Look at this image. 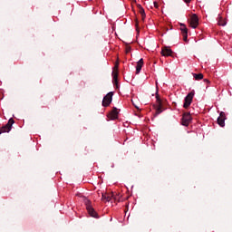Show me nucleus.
<instances>
[{"mask_svg": "<svg viewBox=\"0 0 232 232\" xmlns=\"http://www.w3.org/2000/svg\"><path fill=\"white\" fill-rule=\"evenodd\" d=\"M83 202L86 206V209H87L90 217H92L93 218H99V215L97 214V212L95 211L93 207H92V201L90 199L86 198L85 197H83Z\"/></svg>", "mask_w": 232, "mask_h": 232, "instance_id": "nucleus-1", "label": "nucleus"}, {"mask_svg": "<svg viewBox=\"0 0 232 232\" xmlns=\"http://www.w3.org/2000/svg\"><path fill=\"white\" fill-rule=\"evenodd\" d=\"M15 121L13 120V118H10L7 124L0 128V135L2 133H10L12 130V126H14Z\"/></svg>", "mask_w": 232, "mask_h": 232, "instance_id": "nucleus-2", "label": "nucleus"}, {"mask_svg": "<svg viewBox=\"0 0 232 232\" xmlns=\"http://www.w3.org/2000/svg\"><path fill=\"white\" fill-rule=\"evenodd\" d=\"M193 97H195V91H191L185 97L183 108L188 109V106H191V102H193Z\"/></svg>", "mask_w": 232, "mask_h": 232, "instance_id": "nucleus-3", "label": "nucleus"}, {"mask_svg": "<svg viewBox=\"0 0 232 232\" xmlns=\"http://www.w3.org/2000/svg\"><path fill=\"white\" fill-rule=\"evenodd\" d=\"M111 101H113V92H111L109 93H107L102 100V106L104 108H108V106H110V104H111Z\"/></svg>", "mask_w": 232, "mask_h": 232, "instance_id": "nucleus-4", "label": "nucleus"}, {"mask_svg": "<svg viewBox=\"0 0 232 232\" xmlns=\"http://www.w3.org/2000/svg\"><path fill=\"white\" fill-rule=\"evenodd\" d=\"M156 101L158 105H154V108L156 110V115H160L162 113V100H160V96L159 94L156 95Z\"/></svg>", "mask_w": 232, "mask_h": 232, "instance_id": "nucleus-5", "label": "nucleus"}, {"mask_svg": "<svg viewBox=\"0 0 232 232\" xmlns=\"http://www.w3.org/2000/svg\"><path fill=\"white\" fill-rule=\"evenodd\" d=\"M191 121H192L191 113L189 112L183 113V117L181 119L182 126H189V122H191Z\"/></svg>", "mask_w": 232, "mask_h": 232, "instance_id": "nucleus-6", "label": "nucleus"}, {"mask_svg": "<svg viewBox=\"0 0 232 232\" xmlns=\"http://www.w3.org/2000/svg\"><path fill=\"white\" fill-rule=\"evenodd\" d=\"M108 118L111 119V121H115L116 119H119V110L117 109V107H113V109L108 114Z\"/></svg>", "mask_w": 232, "mask_h": 232, "instance_id": "nucleus-7", "label": "nucleus"}, {"mask_svg": "<svg viewBox=\"0 0 232 232\" xmlns=\"http://www.w3.org/2000/svg\"><path fill=\"white\" fill-rule=\"evenodd\" d=\"M189 25L194 29L198 26V16L197 14H194L190 16Z\"/></svg>", "mask_w": 232, "mask_h": 232, "instance_id": "nucleus-8", "label": "nucleus"}, {"mask_svg": "<svg viewBox=\"0 0 232 232\" xmlns=\"http://www.w3.org/2000/svg\"><path fill=\"white\" fill-rule=\"evenodd\" d=\"M218 124L224 128L226 126V112L221 111L219 117L218 118Z\"/></svg>", "mask_w": 232, "mask_h": 232, "instance_id": "nucleus-9", "label": "nucleus"}, {"mask_svg": "<svg viewBox=\"0 0 232 232\" xmlns=\"http://www.w3.org/2000/svg\"><path fill=\"white\" fill-rule=\"evenodd\" d=\"M119 79V65H115L112 71V82L113 84L118 83Z\"/></svg>", "mask_w": 232, "mask_h": 232, "instance_id": "nucleus-10", "label": "nucleus"}, {"mask_svg": "<svg viewBox=\"0 0 232 232\" xmlns=\"http://www.w3.org/2000/svg\"><path fill=\"white\" fill-rule=\"evenodd\" d=\"M180 30L183 36V41H185V43H188V27H186V24H180Z\"/></svg>", "mask_w": 232, "mask_h": 232, "instance_id": "nucleus-11", "label": "nucleus"}, {"mask_svg": "<svg viewBox=\"0 0 232 232\" xmlns=\"http://www.w3.org/2000/svg\"><path fill=\"white\" fill-rule=\"evenodd\" d=\"M161 55H163V57H173V51H171L169 47H163Z\"/></svg>", "mask_w": 232, "mask_h": 232, "instance_id": "nucleus-12", "label": "nucleus"}, {"mask_svg": "<svg viewBox=\"0 0 232 232\" xmlns=\"http://www.w3.org/2000/svg\"><path fill=\"white\" fill-rule=\"evenodd\" d=\"M142 66H144V60L141 58L137 63V66H136V74L137 75H139V73H140V70H142Z\"/></svg>", "mask_w": 232, "mask_h": 232, "instance_id": "nucleus-13", "label": "nucleus"}, {"mask_svg": "<svg viewBox=\"0 0 232 232\" xmlns=\"http://www.w3.org/2000/svg\"><path fill=\"white\" fill-rule=\"evenodd\" d=\"M113 198V193H102V200H105V202H110Z\"/></svg>", "mask_w": 232, "mask_h": 232, "instance_id": "nucleus-14", "label": "nucleus"}, {"mask_svg": "<svg viewBox=\"0 0 232 232\" xmlns=\"http://www.w3.org/2000/svg\"><path fill=\"white\" fill-rule=\"evenodd\" d=\"M138 12L141 15V19L144 21L146 19V12L144 11V8L140 4L137 5Z\"/></svg>", "mask_w": 232, "mask_h": 232, "instance_id": "nucleus-15", "label": "nucleus"}, {"mask_svg": "<svg viewBox=\"0 0 232 232\" xmlns=\"http://www.w3.org/2000/svg\"><path fill=\"white\" fill-rule=\"evenodd\" d=\"M192 75L196 81H202V79H204V74L202 73H192Z\"/></svg>", "mask_w": 232, "mask_h": 232, "instance_id": "nucleus-16", "label": "nucleus"}, {"mask_svg": "<svg viewBox=\"0 0 232 232\" xmlns=\"http://www.w3.org/2000/svg\"><path fill=\"white\" fill-rule=\"evenodd\" d=\"M218 24L219 26H226V21H224V19H222V17H219Z\"/></svg>", "mask_w": 232, "mask_h": 232, "instance_id": "nucleus-17", "label": "nucleus"}, {"mask_svg": "<svg viewBox=\"0 0 232 232\" xmlns=\"http://www.w3.org/2000/svg\"><path fill=\"white\" fill-rule=\"evenodd\" d=\"M130 52H131V47L128 46L126 48V53H130Z\"/></svg>", "mask_w": 232, "mask_h": 232, "instance_id": "nucleus-18", "label": "nucleus"}, {"mask_svg": "<svg viewBox=\"0 0 232 232\" xmlns=\"http://www.w3.org/2000/svg\"><path fill=\"white\" fill-rule=\"evenodd\" d=\"M153 5H154L155 8H159V4L157 2H154Z\"/></svg>", "mask_w": 232, "mask_h": 232, "instance_id": "nucleus-19", "label": "nucleus"}, {"mask_svg": "<svg viewBox=\"0 0 232 232\" xmlns=\"http://www.w3.org/2000/svg\"><path fill=\"white\" fill-rule=\"evenodd\" d=\"M184 1V3H186L187 5L188 4V3H191V0H183Z\"/></svg>", "mask_w": 232, "mask_h": 232, "instance_id": "nucleus-20", "label": "nucleus"}, {"mask_svg": "<svg viewBox=\"0 0 232 232\" xmlns=\"http://www.w3.org/2000/svg\"><path fill=\"white\" fill-rule=\"evenodd\" d=\"M204 82H207V84H209L210 82H209V80L205 79V80H204Z\"/></svg>", "mask_w": 232, "mask_h": 232, "instance_id": "nucleus-21", "label": "nucleus"}, {"mask_svg": "<svg viewBox=\"0 0 232 232\" xmlns=\"http://www.w3.org/2000/svg\"><path fill=\"white\" fill-rule=\"evenodd\" d=\"M136 108H137V110H139V107H138V106H136Z\"/></svg>", "mask_w": 232, "mask_h": 232, "instance_id": "nucleus-22", "label": "nucleus"}]
</instances>
